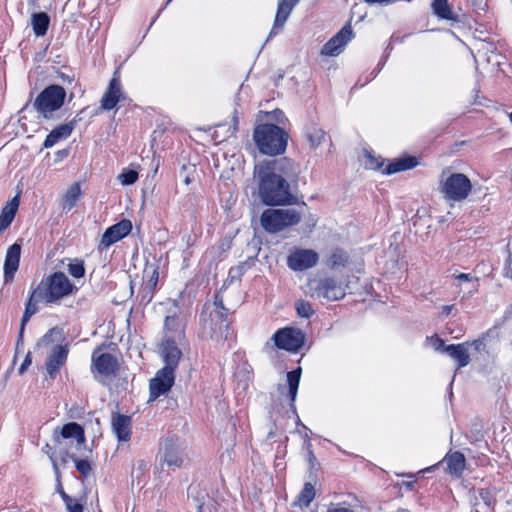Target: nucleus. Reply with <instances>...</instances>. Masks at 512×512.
Returning a JSON list of instances; mask_svg holds the SVG:
<instances>
[{"mask_svg": "<svg viewBox=\"0 0 512 512\" xmlns=\"http://www.w3.org/2000/svg\"><path fill=\"white\" fill-rule=\"evenodd\" d=\"M159 280V265L156 262L145 264L142 276V284L156 289Z\"/></svg>", "mask_w": 512, "mask_h": 512, "instance_id": "29", "label": "nucleus"}, {"mask_svg": "<svg viewBox=\"0 0 512 512\" xmlns=\"http://www.w3.org/2000/svg\"><path fill=\"white\" fill-rule=\"evenodd\" d=\"M70 460L75 463V467L82 477L87 478L93 473L92 463L87 457L81 459L76 455H71Z\"/></svg>", "mask_w": 512, "mask_h": 512, "instance_id": "35", "label": "nucleus"}, {"mask_svg": "<svg viewBox=\"0 0 512 512\" xmlns=\"http://www.w3.org/2000/svg\"><path fill=\"white\" fill-rule=\"evenodd\" d=\"M184 458V447L181 440L176 436L166 438L160 456L161 467L166 465L168 468L175 470L181 467Z\"/></svg>", "mask_w": 512, "mask_h": 512, "instance_id": "10", "label": "nucleus"}, {"mask_svg": "<svg viewBox=\"0 0 512 512\" xmlns=\"http://www.w3.org/2000/svg\"><path fill=\"white\" fill-rule=\"evenodd\" d=\"M81 187L79 183H73L62 197V209L72 210L81 197Z\"/></svg>", "mask_w": 512, "mask_h": 512, "instance_id": "28", "label": "nucleus"}, {"mask_svg": "<svg viewBox=\"0 0 512 512\" xmlns=\"http://www.w3.org/2000/svg\"><path fill=\"white\" fill-rule=\"evenodd\" d=\"M472 345L474 346L475 350L478 352L484 350V347H485L483 340H480V339L473 341Z\"/></svg>", "mask_w": 512, "mask_h": 512, "instance_id": "52", "label": "nucleus"}, {"mask_svg": "<svg viewBox=\"0 0 512 512\" xmlns=\"http://www.w3.org/2000/svg\"><path fill=\"white\" fill-rule=\"evenodd\" d=\"M509 119L512 122V112L509 114Z\"/></svg>", "mask_w": 512, "mask_h": 512, "instance_id": "59", "label": "nucleus"}, {"mask_svg": "<svg viewBox=\"0 0 512 512\" xmlns=\"http://www.w3.org/2000/svg\"><path fill=\"white\" fill-rule=\"evenodd\" d=\"M161 355L165 366L163 369H170L175 373L179 360L182 356L181 350L177 347L174 340L167 339L161 345Z\"/></svg>", "mask_w": 512, "mask_h": 512, "instance_id": "22", "label": "nucleus"}, {"mask_svg": "<svg viewBox=\"0 0 512 512\" xmlns=\"http://www.w3.org/2000/svg\"><path fill=\"white\" fill-rule=\"evenodd\" d=\"M238 123H239V120H238V117L236 115V111L234 112V116H233V126H232V134H234L237 130H238Z\"/></svg>", "mask_w": 512, "mask_h": 512, "instance_id": "55", "label": "nucleus"}, {"mask_svg": "<svg viewBox=\"0 0 512 512\" xmlns=\"http://www.w3.org/2000/svg\"><path fill=\"white\" fill-rule=\"evenodd\" d=\"M453 309H454V305H445L442 307V313L444 315L448 316Z\"/></svg>", "mask_w": 512, "mask_h": 512, "instance_id": "56", "label": "nucleus"}, {"mask_svg": "<svg viewBox=\"0 0 512 512\" xmlns=\"http://www.w3.org/2000/svg\"><path fill=\"white\" fill-rule=\"evenodd\" d=\"M299 0H279L274 25L269 33V38L278 34L283 29L288 17Z\"/></svg>", "mask_w": 512, "mask_h": 512, "instance_id": "20", "label": "nucleus"}, {"mask_svg": "<svg viewBox=\"0 0 512 512\" xmlns=\"http://www.w3.org/2000/svg\"><path fill=\"white\" fill-rule=\"evenodd\" d=\"M353 32L351 25H345L336 35H334L323 47L321 53L326 56H337L341 53L345 45L352 39Z\"/></svg>", "mask_w": 512, "mask_h": 512, "instance_id": "15", "label": "nucleus"}, {"mask_svg": "<svg viewBox=\"0 0 512 512\" xmlns=\"http://www.w3.org/2000/svg\"><path fill=\"white\" fill-rule=\"evenodd\" d=\"M366 167L373 170H378L383 166V161L379 158H376L371 153L366 154Z\"/></svg>", "mask_w": 512, "mask_h": 512, "instance_id": "42", "label": "nucleus"}, {"mask_svg": "<svg viewBox=\"0 0 512 512\" xmlns=\"http://www.w3.org/2000/svg\"><path fill=\"white\" fill-rule=\"evenodd\" d=\"M315 498L314 486L307 482L304 484L303 489L299 493L297 500L294 502L295 506L308 507Z\"/></svg>", "mask_w": 512, "mask_h": 512, "instance_id": "34", "label": "nucleus"}, {"mask_svg": "<svg viewBox=\"0 0 512 512\" xmlns=\"http://www.w3.org/2000/svg\"><path fill=\"white\" fill-rule=\"evenodd\" d=\"M444 461L447 464V471L449 474L460 477L465 469V457L461 452L455 451L448 454Z\"/></svg>", "mask_w": 512, "mask_h": 512, "instance_id": "26", "label": "nucleus"}, {"mask_svg": "<svg viewBox=\"0 0 512 512\" xmlns=\"http://www.w3.org/2000/svg\"><path fill=\"white\" fill-rule=\"evenodd\" d=\"M118 180L123 185L134 184L138 180V172L135 170H131V169L123 170L118 175Z\"/></svg>", "mask_w": 512, "mask_h": 512, "instance_id": "39", "label": "nucleus"}, {"mask_svg": "<svg viewBox=\"0 0 512 512\" xmlns=\"http://www.w3.org/2000/svg\"><path fill=\"white\" fill-rule=\"evenodd\" d=\"M176 322H177V319L176 317L174 316H167L165 318V322H164V325L167 329L169 330H174L175 327H176Z\"/></svg>", "mask_w": 512, "mask_h": 512, "instance_id": "48", "label": "nucleus"}, {"mask_svg": "<svg viewBox=\"0 0 512 512\" xmlns=\"http://www.w3.org/2000/svg\"><path fill=\"white\" fill-rule=\"evenodd\" d=\"M68 272L74 278H82L85 275L84 261L78 258L70 260Z\"/></svg>", "mask_w": 512, "mask_h": 512, "instance_id": "37", "label": "nucleus"}, {"mask_svg": "<svg viewBox=\"0 0 512 512\" xmlns=\"http://www.w3.org/2000/svg\"><path fill=\"white\" fill-rule=\"evenodd\" d=\"M349 261V255L347 254L346 251H344L343 249H340V248H335L328 260H327V265L331 268V269H338L340 267H345L347 265Z\"/></svg>", "mask_w": 512, "mask_h": 512, "instance_id": "33", "label": "nucleus"}, {"mask_svg": "<svg viewBox=\"0 0 512 512\" xmlns=\"http://www.w3.org/2000/svg\"><path fill=\"white\" fill-rule=\"evenodd\" d=\"M132 230V223L130 220L123 219L120 222L107 228L102 235L100 246L105 248L110 247L114 243L120 241L127 236Z\"/></svg>", "mask_w": 512, "mask_h": 512, "instance_id": "16", "label": "nucleus"}, {"mask_svg": "<svg viewBox=\"0 0 512 512\" xmlns=\"http://www.w3.org/2000/svg\"><path fill=\"white\" fill-rule=\"evenodd\" d=\"M418 165V159L414 156H407L403 158H398L389 163L385 169L384 173L387 175H391L397 172L405 171L412 169Z\"/></svg>", "mask_w": 512, "mask_h": 512, "instance_id": "27", "label": "nucleus"}, {"mask_svg": "<svg viewBox=\"0 0 512 512\" xmlns=\"http://www.w3.org/2000/svg\"><path fill=\"white\" fill-rule=\"evenodd\" d=\"M66 91L60 85H49L36 97L33 105L45 119H50L53 112L59 110L65 101Z\"/></svg>", "mask_w": 512, "mask_h": 512, "instance_id": "8", "label": "nucleus"}, {"mask_svg": "<svg viewBox=\"0 0 512 512\" xmlns=\"http://www.w3.org/2000/svg\"><path fill=\"white\" fill-rule=\"evenodd\" d=\"M307 286L311 297L337 301L345 296L342 285L332 277L309 280Z\"/></svg>", "mask_w": 512, "mask_h": 512, "instance_id": "9", "label": "nucleus"}, {"mask_svg": "<svg viewBox=\"0 0 512 512\" xmlns=\"http://www.w3.org/2000/svg\"><path fill=\"white\" fill-rule=\"evenodd\" d=\"M505 275L512 279V254L506 259Z\"/></svg>", "mask_w": 512, "mask_h": 512, "instance_id": "50", "label": "nucleus"}, {"mask_svg": "<svg viewBox=\"0 0 512 512\" xmlns=\"http://www.w3.org/2000/svg\"><path fill=\"white\" fill-rule=\"evenodd\" d=\"M175 381V373L171 372L170 369H160L154 378L150 380L149 383V390H150V397L149 401H154L161 395L166 394L172 386L174 385Z\"/></svg>", "mask_w": 512, "mask_h": 512, "instance_id": "13", "label": "nucleus"}, {"mask_svg": "<svg viewBox=\"0 0 512 512\" xmlns=\"http://www.w3.org/2000/svg\"><path fill=\"white\" fill-rule=\"evenodd\" d=\"M201 509H202V505H199L198 506V511L201 512Z\"/></svg>", "mask_w": 512, "mask_h": 512, "instance_id": "60", "label": "nucleus"}, {"mask_svg": "<svg viewBox=\"0 0 512 512\" xmlns=\"http://www.w3.org/2000/svg\"><path fill=\"white\" fill-rule=\"evenodd\" d=\"M469 1L472 4V6L479 11H484L487 6L486 0H469Z\"/></svg>", "mask_w": 512, "mask_h": 512, "instance_id": "49", "label": "nucleus"}, {"mask_svg": "<svg viewBox=\"0 0 512 512\" xmlns=\"http://www.w3.org/2000/svg\"><path fill=\"white\" fill-rule=\"evenodd\" d=\"M49 459H50V461L52 463V467H53L55 478H62V475H61V472H60V468H59V465H58L55 453L49 454Z\"/></svg>", "mask_w": 512, "mask_h": 512, "instance_id": "44", "label": "nucleus"}, {"mask_svg": "<svg viewBox=\"0 0 512 512\" xmlns=\"http://www.w3.org/2000/svg\"><path fill=\"white\" fill-rule=\"evenodd\" d=\"M19 202V196L16 195L2 208L0 214V232L4 231L11 225L18 210Z\"/></svg>", "mask_w": 512, "mask_h": 512, "instance_id": "25", "label": "nucleus"}, {"mask_svg": "<svg viewBox=\"0 0 512 512\" xmlns=\"http://www.w3.org/2000/svg\"><path fill=\"white\" fill-rule=\"evenodd\" d=\"M56 492L61 496L62 500H69V495L64 491L61 478H55Z\"/></svg>", "mask_w": 512, "mask_h": 512, "instance_id": "45", "label": "nucleus"}, {"mask_svg": "<svg viewBox=\"0 0 512 512\" xmlns=\"http://www.w3.org/2000/svg\"><path fill=\"white\" fill-rule=\"evenodd\" d=\"M430 340H431V343H432L433 348H434L436 351H440V350H442V351L444 352V348H445L446 346H445L444 341H443L441 338H439V337L435 336V337H431V338H430Z\"/></svg>", "mask_w": 512, "mask_h": 512, "instance_id": "46", "label": "nucleus"}, {"mask_svg": "<svg viewBox=\"0 0 512 512\" xmlns=\"http://www.w3.org/2000/svg\"><path fill=\"white\" fill-rule=\"evenodd\" d=\"M298 176V166L286 157L256 164L254 177L258 181L260 200L270 206L296 204L292 184L298 182Z\"/></svg>", "mask_w": 512, "mask_h": 512, "instance_id": "1", "label": "nucleus"}, {"mask_svg": "<svg viewBox=\"0 0 512 512\" xmlns=\"http://www.w3.org/2000/svg\"><path fill=\"white\" fill-rule=\"evenodd\" d=\"M432 9L434 14L445 20H457V15L451 10L448 0H433Z\"/></svg>", "mask_w": 512, "mask_h": 512, "instance_id": "32", "label": "nucleus"}, {"mask_svg": "<svg viewBox=\"0 0 512 512\" xmlns=\"http://www.w3.org/2000/svg\"><path fill=\"white\" fill-rule=\"evenodd\" d=\"M32 363V358H31V353L28 352L26 357L24 358L21 366L19 367L18 369V372L20 375L24 374V372L27 370V368L31 365Z\"/></svg>", "mask_w": 512, "mask_h": 512, "instance_id": "47", "label": "nucleus"}, {"mask_svg": "<svg viewBox=\"0 0 512 512\" xmlns=\"http://www.w3.org/2000/svg\"><path fill=\"white\" fill-rule=\"evenodd\" d=\"M131 417L120 413H113L111 417L112 431L121 442H127L131 437Z\"/></svg>", "mask_w": 512, "mask_h": 512, "instance_id": "23", "label": "nucleus"}, {"mask_svg": "<svg viewBox=\"0 0 512 512\" xmlns=\"http://www.w3.org/2000/svg\"><path fill=\"white\" fill-rule=\"evenodd\" d=\"M43 449L45 450V452H46L48 455L52 453V452H50L51 447H50V445H49V444H46V445H45V447H44Z\"/></svg>", "mask_w": 512, "mask_h": 512, "instance_id": "58", "label": "nucleus"}, {"mask_svg": "<svg viewBox=\"0 0 512 512\" xmlns=\"http://www.w3.org/2000/svg\"><path fill=\"white\" fill-rule=\"evenodd\" d=\"M306 136L312 148H317L321 145L325 138V132L318 127H310L306 132Z\"/></svg>", "mask_w": 512, "mask_h": 512, "instance_id": "36", "label": "nucleus"}, {"mask_svg": "<svg viewBox=\"0 0 512 512\" xmlns=\"http://www.w3.org/2000/svg\"><path fill=\"white\" fill-rule=\"evenodd\" d=\"M155 290L156 289H154L152 287L142 284L140 287V290H139L141 302L148 304L152 300Z\"/></svg>", "mask_w": 512, "mask_h": 512, "instance_id": "40", "label": "nucleus"}, {"mask_svg": "<svg viewBox=\"0 0 512 512\" xmlns=\"http://www.w3.org/2000/svg\"><path fill=\"white\" fill-rule=\"evenodd\" d=\"M253 140L262 154L274 156L285 152L288 134L275 124H259L254 129Z\"/></svg>", "mask_w": 512, "mask_h": 512, "instance_id": "4", "label": "nucleus"}, {"mask_svg": "<svg viewBox=\"0 0 512 512\" xmlns=\"http://www.w3.org/2000/svg\"><path fill=\"white\" fill-rule=\"evenodd\" d=\"M467 343L451 344L444 348V352L458 362V368L465 367L470 362Z\"/></svg>", "mask_w": 512, "mask_h": 512, "instance_id": "24", "label": "nucleus"}, {"mask_svg": "<svg viewBox=\"0 0 512 512\" xmlns=\"http://www.w3.org/2000/svg\"><path fill=\"white\" fill-rule=\"evenodd\" d=\"M68 512H83V505L69 496V500H63Z\"/></svg>", "mask_w": 512, "mask_h": 512, "instance_id": "41", "label": "nucleus"}, {"mask_svg": "<svg viewBox=\"0 0 512 512\" xmlns=\"http://www.w3.org/2000/svg\"><path fill=\"white\" fill-rule=\"evenodd\" d=\"M472 188V183L465 174H447L445 171L441 174L439 191L446 200L461 202L469 196Z\"/></svg>", "mask_w": 512, "mask_h": 512, "instance_id": "6", "label": "nucleus"}, {"mask_svg": "<svg viewBox=\"0 0 512 512\" xmlns=\"http://www.w3.org/2000/svg\"><path fill=\"white\" fill-rule=\"evenodd\" d=\"M319 255L312 249H295L287 257V265L293 271H304L317 265Z\"/></svg>", "mask_w": 512, "mask_h": 512, "instance_id": "12", "label": "nucleus"}, {"mask_svg": "<svg viewBox=\"0 0 512 512\" xmlns=\"http://www.w3.org/2000/svg\"><path fill=\"white\" fill-rule=\"evenodd\" d=\"M171 1H172V0H168V1H167V3H166V5H167V4H169Z\"/></svg>", "mask_w": 512, "mask_h": 512, "instance_id": "61", "label": "nucleus"}, {"mask_svg": "<svg viewBox=\"0 0 512 512\" xmlns=\"http://www.w3.org/2000/svg\"><path fill=\"white\" fill-rule=\"evenodd\" d=\"M295 308L297 311V314L300 317L303 318H310L314 314V309L312 308V305L305 300H299L295 304Z\"/></svg>", "mask_w": 512, "mask_h": 512, "instance_id": "38", "label": "nucleus"}, {"mask_svg": "<svg viewBox=\"0 0 512 512\" xmlns=\"http://www.w3.org/2000/svg\"><path fill=\"white\" fill-rule=\"evenodd\" d=\"M456 279L460 280V281H471L472 280V276L470 274H467V273H460L456 276Z\"/></svg>", "mask_w": 512, "mask_h": 512, "instance_id": "53", "label": "nucleus"}, {"mask_svg": "<svg viewBox=\"0 0 512 512\" xmlns=\"http://www.w3.org/2000/svg\"><path fill=\"white\" fill-rule=\"evenodd\" d=\"M273 340L278 348L297 352L303 346L305 336L300 329L286 327L279 329Z\"/></svg>", "mask_w": 512, "mask_h": 512, "instance_id": "11", "label": "nucleus"}, {"mask_svg": "<svg viewBox=\"0 0 512 512\" xmlns=\"http://www.w3.org/2000/svg\"><path fill=\"white\" fill-rule=\"evenodd\" d=\"M327 512H353V511L346 507H333V508H329Z\"/></svg>", "mask_w": 512, "mask_h": 512, "instance_id": "54", "label": "nucleus"}, {"mask_svg": "<svg viewBox=\"0 0 512 512\" xmlns=\"http://www.w3.org/2000/svg\"><path fill=\"white\" fill-rule=\"evenodd\" d=\"M53 441L57 445L62 465H66L73 453H70L72 447L76 449L85 445L86 439L84 429L76 422L65 424L60 430L55 429Z\"/></svg>", "mask_w": 512, "mask_h": 512, "instance_id": "5", "label": "nucleus"}, {"mask_svg": "<svg viewBox=\"0 0 512 512\" xmlns=\"http://www.w3.org/2000/svg\"><path fill=\"white\" fill-rule=\"evenodd\" d=\"M80 113L69 123L61 124L55 127L46 137L43 143L44 148H51L60 140L67 139L73 132L75 125L81 120Z\"/></svg>", "mask_w": 512, "mask_h": 512, "instance_id": "21", "label": "nucleus"}, {"mask_svg": "<svg viewBox=\"0 0 512 512\" xmlns=\"http://www.w3.org/2000/svg\"><path fill=\"white\" fill-rule=\"evenodd\" d=\"M117 359L110 353H102L98 355V351L92 354V369L99 374L110 376L117 370Z\"/></svg>", "mask_w": 512, "mask_h": 512, "instance_id": "19", "label": "nucleus"}, {"mask_svg": "<svg viewBox=\"0 0 512 512\" xmlns=\"http://www.w3.org/2000/svg\"><path fill=\"white\" fill-rule=\"evenodd\" d=\"M228 309L219 294L213 302L205 303L200 314V334L216 344H223L229 337Z\"/></svg>", "mask_w": 512, "mask_h": 512, "instance_id": "3", "label": "nucleus"}, {"mask_svg": "<svg viewBox=\"0 0 512 512\" xmlns=\"http://www.w3.org/2000/svg\"><path fill=\"white\" fill-rule=\"evenodd\" d=\"M68 353L69 349L67 345L54 346L46 363L47 372L52 379L57 376L60 368L66 363Z\"/></svg>", "mask_w": 512, "mask_h": 512, "instance_id": "18", "label": "nucleus"}, {"mask_svg": "<svg viewBox=\"0 0 512 512\" xmlns=\"http://www.w3.org/2000/svg\"><path fill=\"white\" fill-rule=\"evenodd\" d=\"M301 221V214L293 209H266L260 217L262 228L268 233H278L288 227L297 225Z\"/></svg>", "mask_w": 512, "mask_h": 512, "instance_id": "7", "label": "nucleus"}, {"mask_svg": "<svg viewBox=\"0 0 512 512\" xmlns=\"http://www.w3.org/2000/svg\"><path fill=\"white\" fill-rule=\"evenodd\" d=\"M301 378V368H297L295 370L289 371L287 373V382H288V388H289V398L291 400V408L295 412V405L294 402L297 397L298 387L300 383Z\"/></svg>", "mask_w": 512, "mask_h": 512, "instance_id": "30", "label": "nucleus"}, {"mask_svg": "<svg viewBox=\"0 0 512 512\" xmlns=\"http://www.w3.org/2000/svg\"><path fill=\"white\" fill-rule=\"evenodd\" d=\"M77 291L63 272H54L44 278L32 290L25 304V311L21 319L19 339L22 338L25 325L29 319L38 312V304H59L62 299Z\"/></svg>", "mask_w": 512, "mask_h": 512, "instance_id": "2", "label": "nucleus"}, {"mask_svg": "<svg viewBox=\"0 0 512 512\" xmlns=\"http://www.w3.org/2000/svg\"><path fill=\"white\" fill-rule=\"evenodd\" d=\"M368 4H379V5H389L393 3L395 0H364Z\"/></svg>", "mask_w": 512, "mask_h": 512, "instance_id": "51", "label": "nucleus"}, {"mask_svg": "<svg viewBox=\"0 0 512 512\" xmlns=\"http://www.w3.org/2000/svg\"><path fill=\"white\" fill-rule=\"evenodd\" d=\"M59 78L63 81V82H68V83H71L72 82V78L64 73H59Z\"/></svg>", "mask_w": 512, "mask_h": 512, "instance_id": "57", "label": "nucleus"}, {"mask_svg": "<svg viewBox=\"0 0 512 512\" xmlns=\"http://www.w3.org/2000/svg\"><path fill=\"white\" fill-rule=\"evenodd\" d=\"M50 23V17L45 12L32 14L31 25L36 36L46 34Z\"/></svg>", "mask_w": 512, "mask_h": 512, "instance_id": "31", "label": "nucleus"}, {"mask_svg": "<svg viewBox=\"0 0 512 512\" xmlns=\"http://www.w3.org/2000/svg\"><path fill=\"white\" fill-rule=\"evenodd\" d=\"M21 256V243L16 241L8 247L4 261V281L11 282L18 270Z\"/></svg>", "mask_w": 512, "mask_h": 512, "instance_id": "17", "label": "nucleus"}, {"mask_svg": "<svg viewBox=\"0 0 512 512\" xmlns=\"http://www.w3.org/2000/svg\"><path fill=\"white\" fill-rule=\"evenodd\" d=\"M148 469V463L145 460H138L135 464V467L132 470V475L137 473V477H139L144 471Z\"/></svg>", "mask_w": 512, "mask_h": 512, "instance_id": "43", "label": "nucleus"}, {"mask_svg": "<svg viewBox=\"0 0 512 512\" xmlns=\"http://www.w3.org/2000/svg\"><path fill=\"white\" fill-rule=\"evenodd\" d=\"M124 100H126V96L122 91L120 77L116 71L100 101V109L112 110L119 102Z\"/></svg>", "mask_w": 512, "mask_h": 512, "instance_id": "14", "label": "nucleus"}]
</instances>
